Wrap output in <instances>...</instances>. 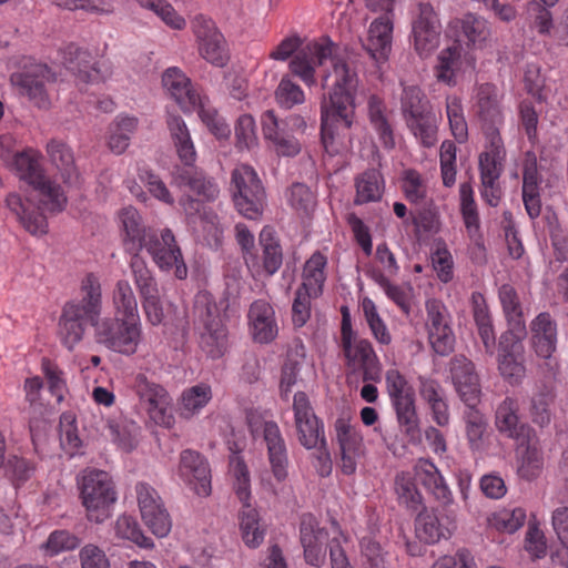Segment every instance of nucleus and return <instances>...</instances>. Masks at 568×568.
I'll use <instances>...</instances> for the list:
<instances>
[{"mask_svg": "<svg viewBox=\"0 0 568 568\" xmlns=\"http://www.w3.org/2000/svg\"><path fill=\"white\" fill-rule=\"evenodd\" d=\"M14 166L19 179L24 182V202L19 194H9L6 203L31 234L47 233L44 212H61L68 204L67 195L60 185L52 182L44 173L40 162L28 152L14 156Z\"/></svg>", "mask_w": 568, "mask_h": 568, "instance_id": "f257e3e1", "label": "nucleus"}, {"mask_svg": "<svg viewBox=\"0 0 568 568\" xmlns=\"http://www.w3.org/2000/svg\"><path fill=\"white\" fill-rule=\"evenodd\" d=\"M333 71L324 77L323 88L327 81L334 78L333 88L328 91V98L324 97L321 106V140L326 151L333 144L337 125L349 129L355 114V91L357 75L349 65L341 59L332 58Z\"/></svg>", "mask_w": 568, "mask_h": 568, "instance_id": "f03ea898", "label": "nucleus"}, {"mask_svg": "<svg viewBox=\"0 0 568 568\" xmlns=\"http://www.w3.org/2000/svg\"><path fill=\"white\" fill-rule=\"evenodd\" d=\"M168 126L179 159L184 164V166H175L172 172L173 184L180 189L187 186L205 200H213L215 197L213 184L192 169L196 152L185 122L181 116L170 115Z\"/></svg>", "mask_w": 568, "mask_h": 568, "instance_id": "7ed1b4c3", "label": "nucleus"}, {"mask_svg": "<svg viewBox=\"0 0 568 568\" xmlns=\"http://www.w3.org/2000/svg\"><path fill=\"white\" fill-rule=\"evenodd\" d=\"M229 445L231 443L229 442ZM243 446L234 444L230 446L233 455L230 457V474L233 478L234 491L243 504V509L240 513V530L244 544L250 548L258 547L265 537V528L260 521L258 513L253 508L248 500L251 498V478L246 464L241 456L237 455Z\"/></svg>", "mask_w": 568, "mask_h": 568, "instance_id": "20e7f679", "label": "nucleus"}, {"mask_svg": "<svg viewBox=\"0 0 568 568\" xmlns=\"http://www.w3.org/2000/svg\"><path fill=\"white\" fill-rule=\"evenodd\" d=\"M80 497L90 521L101 524L111 515L116 491L110 475L104 470L87 469L79 483Z\"/></svg>", "mask_w": 568, "mask_h": 568, "instance_id": "39448f33", "label": "nucleus"}, {"mask_svg": "<svg viewBox=\"0 0 568 568\" xmlns=\"http://www.w3.org/2000/svg\"><path fill=\"white\" fill-rule=\"evenodd\" d=\"M194 314L202 325L200 335L202 351L211 358L223 356L227 348L225 313L222 314L209 294H201L195 298Z\"/></svg>", "mask_w": 568, "mask_h": 568, "instance_id": "423d86ee", "label": "nucleus"}, {"mask_svg": "<svg viewBox=\"0 0 568 568\" xmlns=\"http://www.w3.org/2000/svg\"><path fill=\"white\" fill-rule=\"evenodd\" d=\"M231 191L240 214L250 220H258L263 215L266 192L253 168L243 164L233 170Z\"/></svg>", "mask_w": 568, "mask_h": 568, "instance_id": "0eeeda50", "label": "nucleus"}, {"mask_svg": "<svg viewBox=\"0 0 568 568\" xmlns=\"http://www.w3.org/2000/svg\"><path fill=\"white\" fill-rule=\"evenodd\" d=\"M93 327L99 344L126 356L134 354L141 342L139 320L105 317Z\"/></svg>", "mask_w": 568, "mask_h": 568, "instance_id": "6e6552de", "label": "nucleus"}, {"mask_svg": "<svg viewBox=\"0 0 568 568\" xmlns=\"http://www.w3.org/2000/svg\"><path fill=\"white\" fill-rule=\"evenodd\" d=\"M79 301L73 304V339H81L87 327L102 318V290L99 277L90 272L80 282Z\"/></svg>", "mask_w": 568, "mask_h": 568, "instance_id": "1a4fd4ad", "label": "nucleus"}, {"mask_svg": "<svg viewBox=\"0 0 568 568\" xmlns=\"http://www.w3.org/2000/svg\"><path fill=\"white\" fill-rule=\"evenodd\" d=\"M526 335L525 326H516V329H508L499 339L498 369L511 385L520 384L526 375L525 348L521 343Z\"/></svg>", "mask_w": 568, "mask_h": 568, "instance_id": "9d476101", "label": "nucleus"}, {"mask_svg": "<svg viewBox=\"0 0 568 568\" xmlns=\"http://www.w3.org/2000/svg\"><path fill=\"white\" fill-rule=\"evenodd\" d=\"M503 436L516 440V454L518 458V475L531 480L541 473L544 460L538 446V439L532 434L534 428H498Z\"/></svg>", "mask_w": 568, "mask_h": 568, "instance_id": "9b49d317", "label": "nucleus"}, {"mask_svg": "<svg viewBox=\"0 0 568 568\" xmlns=\"http://www.w3.org/2000/svg\"><path fill=\"white\" fill-rule=\"evenodd\" d=\"M450 373L456 390L469 407L468 426H481L478 412L474 410L479 402L480 384L474 364L465 356H456L450 362Z\"/></svg>", "mask_w": 568, "mask_h": 568, "instance_id": "f8f14e48", "label": "nucleus"}, {"mask_svg": "<svg viewBox=\"0 0 568 568\" xmlns=\"http://www.w3.org/2000/svg\"><path fill=\"white\" fill-rule=\"evenodd\" d=\"M135 493L144 524L155 536H166L171 530L172 524L158 491L146 483H138Z\"/></svg>", "mask_w": 568, "mask_h": 568, "instance_id": "ddd939ff", "label": "nucleus"}, {"mask_svg": "<svg viewBox=\"0 0 568 568\" xmlns=\"http://www.w3.org/2000/svg\"><path fill=\"white\" fill-rule=\"evenodd\" d=\"M135 386L141 404L155 426H171L174 420L168 392L161 385L150 382L143 374L136 376Z\"/></svg>", "mask_w": 568, "mask_h": 568, "instance_id": "4468645a", "label": "nucleus"}, {"mask_svg": "<svg viewBox=\"0 0 568 568\" xmlns=\"http://www.w3.org/2000/svg\"><path fill=\"white\" fill-rule=\"evenodd\" d=\"M178 474L195 495L200 497L211 495V467L207 459L199 452L184 449L181 453Z\"/></svg>", "mask_w": 568, "mask_h": 568, "instance_id": "2eb2a0df", "label": "nucleus"}, {"mask_svg": "<svg viewBox=\"0 0 568 568\" xmlns=\"http://www.w3.org/2000/svg\"><path fill=\"white\" fill-rule=\"evenodd\" d=\"M144 248L152 255L153 261L163 270L175 267V276L183 280L187 275V267L183 261L180 247L170 229L161 232V237L155 233L144 239Z\"/></svg>", "mask_w": 568, "mask_h": 568, "instance_id": "dca6fc26", "label": "nucleus"}, {"mask_svg": "<svg viewBox=\"0 0 568 568\" xmlns=\"http://www.w3.org/2000/svg\"><path fill=\"white\" fill-rule=\"evenodd\" d=\"M50 80L55 79L49 68L41 63L24 67L21 72L12 73L10 77L12 85L19 88L20 93L27 95L39 108L49 104L44 83Z\"/></svg>", "mask_w": 568, "mask_h": 568, "instance_id": "f3484780", "label": "nucleus"}, {"mask_svg": "<svg viewBox=\"0 0 568 568\" xmlns=\"http://www.w3.org/2000/svg\"><path fill=\"white\" fill-rule=\"evenodd\" d=\"M418 11L413 22L414 47L420 58H426L439 44L440 24L429 3H419Z\"/></svg>", "mask_w": 568, "mask_h": 568, "instance_id": "a211bd4d", "label": "nucleus"}, {"mask_svg": "<svg viewBox=\"0 0 568 568\" xmlns=\"http://www.w3.org/2000/svg\"><path fill=\"white\" fill-rule=\"evenodd\" d=\"M326 43H307L302 47L290 62V69L293 74L300 77L305 83H314V61L317 60L318 64L331 58L333 54L334 43L328 39H323Z\"/></svg>", "mask_w": 568, "mask_h": 568, "instance_id": "6ab92c4d", "label": "nucleus"}, {"mask_svg": "<svg viewBox=\"0 0 568 568\" xmlns=\"http://www.w3.org/2000/svg\"><path fill=\"white\" fill-rule=\"evenodd\" d=\"M131 266L135 283L140 290L141 296L143 297V308L146 317L151 324L158 325L163 321L164 313L160 302L155 280L142 262H132Z\"/></svg>", "mask_w": 568, "mask_h": 568, "instance_id": "aec40b11", "label": "nucleus"}, {"mask_svg": "<svg viewBox=\"0 0 568 568\" xmlns=\"http://www.w3.org/2000/svg\"><path fill=\"white\" fill-rule=\"evenodd\" d=\"M200 54L207 62L215 67H224L229 61V53L225 48L223 34L215 28L214 23L202 19L196 29Z\"/></svg>", "mask_w": 568, "mask_h": 568, "instance_id": "412c9836", "label": "nucleus"}, {"mask_svg": "<svg viewBox=\"0 0 568 568\" xmlns=\"http://www.w3.org/2000/svg\"><path fill=\"white\" fill-rule=\"evenodd\" d=\"M414 471L416 479L442 506L449 507L453 504L452 491L433 462L424 458L418 459L414 466Z\"/></svg>", "mask_w": 568, "mask_h": 568, "instance_id": "4be33fe9", "label": "nucleus"}, {"mask_svg": "<svg viewBox=\"0 0 568 568\" xmlns=\"http://www.w3.org/2000/svg\"><path fill=\"white\" fill-rule=\"evenodd\" d=\"M426 307L428 313V338L432 347L438 355L446 356L454 349V334L444 321L437 301H428Z\"/></svg>", "mask_w": 568, "mask_h": 568, "instance_id": "5701e85b", "label": "nucleus"}, {"mask_svg": "<svg viewBox=\"0 0 568 568\" xmlns=\"http://www.w3.org/2000/svg\"><path fill=\"white\" fill-rule=\"evenodd\" d=\"M339 446L341 469L345 475H353L364 458L365 449L362 435L356 428H336Z\"/></svg>", "mask_w": 568, "mask_h": 568, "instance_id": "b1692460", "label": "nucleus"}, {"mask_svg": "<svg viewBox=\"0 0 568 568\" xmlns=\"http://www.w3.org/2000/svg\"><path fill=\"white\" fill-rule=\"evenodd\" d=\"M393 22L387 14L375 19L368 30L363 48L377 62L385 61L392 49Z\"/></svg>", "mask_w": 568, "mask_h": 568, "instance_id": "393cba45", "label": "nucleus"}, {"mask_svg": "<svg viewBox=\"0 0 568 568\" xmlns=\"http://www.w3.org/2000/svg\"><path fill=\"white\" fill-rule=\"evenodd\" d=\"M447 511L448 514L442 519L436 514L427 510L419 513L415 521L417 537L427 544H434L440 538L449 537L454 527L455 515L453 510L448 509Z\"/></svg>", "mask_w": 568, "mask_h": 568, "instance_id": "a878e982", "label": "nucleus"}, {"mask_svg": "<svg viewBox=\"0 0 568 568\" xmlns=\"http://www.w3.org/2000/svg\"><path fill=\"white\" fill-rule=\"evenodd\" d=\"M532 345L538 356L549 358L556 349L557 325L549 313H540L531 323Z\"/></svg>", "mask_w": 568, "mask_h": 568, "instance_id": "bb28decb", "label": "nucleus"}, {"mask_svg": "<svg viewBox=\"0 0 568 568\" xmlns=\"http://www.w3.org/2000/svg\"><path fill=\"white\" fill-rule=\"evenodd\" d=\"M305 347L301 339H294L287 349L285 362L282 366L280 381L281 396L287 398L292 387L296 384L297 377L305 362Z\"/></svg>", "mask_w": 568, "mask_h": 568, "instance_id": "cd10ccee", "label": "nucleus"}, {"mask_svg": "<svg viewBox=\"0 0 568 568\" xmlns=\"http://www.w3.org/2000/svg\"><path fill=\"white\" fill-rule=\"evenodd\" d=\"M162 82L183 110L197 103L199 95L191 89L190 79L178 68L168 69L162 75Z\"/></svg>", "mask_w": 568, "mask_h": 568, "instance_id": "c85d7f7f", "label": "nucleus"}, {"mask_svg": "<svg viewBox=\"0 0 568 568\" xmlns=\"http://www.w3.org/2000/svg\"><path fill=\"white\" fill-rule=\"evenodd\" d=\"M273 310L266 303H254L248 316L253 325L254 339L260 343H270L277 334V326L273 320Z\"/></svg>", "mask_w": 568, "mask_h": 568, "instance_id": "c756f323", "label": "nucleus"}, {"mask_svg": "<svg viewBox=\"0 0 568 568\" xmlns=\"http://www.w3.org/2000/svg\"><path fill=\"white\" fill-rule=\"evenodd\" d=\"M268 450V459L273 475L278 481L286 478L287 456L284 439L280 428H262Z\"/></svg>", "mask_w": 568, "mask_h": 568, "instance_id": "7c9ffc66", "label": "nucleus"}, {"mask_svg": "<svg viewBox=\"0 0 568 568\" xmlns=\"http://www.w3.org/2000/svg\"><path fill=\"white\" fill-rule=\"evenodd\" d=\"M387 447L395 456L402 457L422 437V428H385L382 434Z\"/></svg>", "mask_w": 568, "mask_h": 568, "instance_id": "2f4dec72", "label": "nucleus"}, {"mask_svg": "<svg viewBox=\"0 0 568 568\" xmlns=\"http://www.w3.org/2000/svg\"><path fill=\"white\" fill-rule=\"evenodd\" d=\"M112 303L116 315L139 320L138 301L131 284L125 280H119L112 293Z\"/></svg>", "mask_w": 568, "mask_h": 568, "instance_id": "473e14b6", "label": "nucleus"}, {"mask_svg": "<svg viewBox=\"0 0 568 568\" xmlns=\"http://www.w3.org/2000/svg\"><path fill=\"white\" fill-rule=\"evenodd\" d=\"M395 491L399 504L418 511L423 508V496L417 489L414 477L409 473H400L395 478Z\"/></svg>", "mask_w": 568, "mask_h": 568, "instance_id": "72a5a7b5", "label": "nucleus"}, {"mask_svg": "<svg viewBox=\"0 0 568 568\" xmlns=\"http://www.w3.org/2000/svg\"><path fill=\"white\" fill-rule=\"evenodd\" d=\"M462 45L455 41L453 45L444 49L438 55L437 79L447 84L455 83L454 78L462 67Z\"/></svg>", "mask_w": 568, "mask_h": 568, "instance_id": "f704fd0d", "label": "nucleus"}, {"mask_svg": "<svg viewBox=\"0 0 568 568\" xmlns=\"http://www.w3.org/2000/svg\"><path fill=\"white\" fill-rule=\"evenodd\" d=\"M260 244L263 247V267L268 275H273L282 266L283 253L278 241L275 240L270 227L262 230Z\"/></svg>", "mask_w": 568, "mask_h": 568, "instance_id": "c9c22d12", "label": "nucleus"}, {"mask_svg": "<svg viewBox=\"0 0 568 568\" xmlns=\"http://www.w3.org/2000/svg\"><path fill=\"white\" fill-rule=\"evenodd\" d=\"M478 116L487 125V130L495 133L494 124L499 120L500 112L494 88L486 83L479 87L478 90Z\"/></svg>", "mask_w": 568, "mask_h": 568, "instance_id": "e433bc0d", "label": "nucleus"}, {"mask_svg": "<svg viewBox=\"0 0 568 568\" xmlns=\"http://www.w3.org/2000/svg\"><path fill=\"white\" fill-rule=\"evenodd\" d=\"M526 517V510L521 507L505 508L493 514L489 525L499 531L513 534L524 526Z\"/></svg>", "mask_w": 568, "mask_h": 568, "instance_id": "4c0bfd02", "label": "nucleus"}, {"mask_svg": "<svg viewBox=\"0 0 568 568\" xmlns=\"http://www.w3.org/2000/svg\"><path fill=\"white\" fill-rule=\"evenodd\" d=\"M212 398L211 387L206 384L195 385L186 389L181 399V415L192 416L200 408L204 407Z\"/></svg>", "mask_w": 568, "mask_h": 568, "instance_id": "58836bf2", "label": "nucleus"}, {"mask_svg": "<svg viewBox=\"0 0 568 568\" xmlns=\"http://www.w3.org/2000/svg\"><path fill=\"white\" fill-rule=\"evenodd\" d=\"M114 530L119 538L131 540L143 548L153 547L152 539L144 536L138 521L132 516H120L115 521Z\"/></svg>", "mask_w": 568, "mask_h": 568, "instance_id": "ea45409f", "label": "nucleus"}, {"mask_svg": "<svg viewBox=\"0 0 568 568\" xmlns=\"http://www.w3.org/2000/svg\"><path fill=\"white\" fill-rule=\"evenodd\" d=\"M402 108L407 123L430 113L428 104L424 101L422 91L417 87H409L404 90Z\"/></svg>", "mask_w": 568, "mask_h": 568, "instance_id": "a19ab883", "label": "nucleus"}, {"mask_svg": "<svg viewBox=\"0 0 568 568\" xmlns=\"http://www.w3.org/2000/svg\"><path fill=\"white\" fill-rule=\"evenodd\" d=\"M499 298L510 325L509 329H516V326H525L521 306L515 288L508 284L503 285L499 288Z\"/></svg>", "mask_w": 568, "mask_h": 568, "instance_id": "79ce46f5", "label": "nucleus"}, {"mask_svg": "<svg viewBox=\"0 0 568 568\" xmlns=\"http://www.w3.org/2000/svg\"><path fill=\"white\" fill-rule=\"evenodd\" d=\"M379 174L375 170L364 172L356 179L357 197L355 203L362 204L378 201L382 197V191L378 184Z\"/></svg>", "mask_w": 568, "mask_h": 568, "instance_id": "37998d69", "label": "nucleus"}, {"mask_svg": "<svg viewBox=\"0 0 568 568\" xmlns=\"http://www.w3.org/2000/svg\"><path fill=\"white\" fill-rule=\"evenodd\" d=\"M121 219L128 237L132 242H138L140 248L144 246V237L146 239V236H153L155 234L153 230L145 229L141 224V217L133 207L122 210Z\"/></svg>", "mask_w": 568, "mask_h": 568, "instance_id": "c03bdc74", "label": "nucleus"}, {"mask_svg": "<svg viewBox=\"0 0 568 568\" xmlns=\"http://www.w3.org/2000/svg\"><path fill=\"white\" fill-rule=\"evenodd\" d=\"M368 114L371 122L378 131L381 139L386 148L394 146V138L390 125L383 114L382 101L376 97L372 95L368 101Z\"/></svg>", "mask_w": 568, "mask_h": 568, "instance_id": "a18cd8bd", "label": "nucleus"}, {"mask_svg": "<svg viewBox=\"0 0 568 568\" xmlns=\"http://www.w3.org/2000/svg\"><path fill=\"white\" fill-rule=\"evenodd\" d=\"M491 145L495 148L493 154L485 152L479 155L480 176L485 189H493V185L495 184V181L498 180L501 171V164L498 161L499 150L494 140L491 141Z\"/></svg>", "mask_w": 568, "mask_h": 568, "instance_id": "49530a36", "label": "nucleus"}, {"mask_svg": "<svg viewBox=\"0 0 568 568\" xmlns=\"http://www.w3.org/2000/svg\"><path fill=\"white\" fill-rule=\"evenodd\" d=\"M47 152L51 163L61 172V176L68 180L71 174V149L68 143L52 139L47 145Z\"/></svg>", "mask_w": 568, "mask_h": 568, "instance_id": "de8ad7c7", "label": "nucleus"}, {"mask_svg": "<svg viewBox=\"0 0 568 568\" xmlns=\"http://www.w3.org/2000/svg\"><path fill=\"white\" fill-rule=\"evenodd\" d=\"M327 532L320 527V523L312 514H304L301 518L300 539L302 546L324 544Z\"/></svg>", "mask_w": 568, "mask_h": 568, "instance_id": "09e8293b", "label": "nucleus"}, {"mask_svg": "<svg viewBox=\"0 0 568 568\" xmlns=\"http://www.w3.org/2000/svg\"><path fill=\"white\" fill-rule=\"evenodd\" d=\"M460 206L466 229L469 232L478 231L479 216L473 196V189L468 182L460 185Z\"/></svg>", "mask_w": 568, "mask_h": 568, "instance_id": "8fccbe9b", "label": "nucleus"}, {"mask_svg": "<svg viewBox=\"0 0 568 568\" xmlns=\"http://www.w3.org/2000/svg\"><path fill=\"white\" fill-rule=\"evenodd\" d=\"M363 311L366 317V321L375 336V338L382 344L390 343V335L386 329V326L382 318L379 317L376 307L373 301L368 297H365L362 303Z\"/></svg>", "mask_w": 568, "mask_h": 568, "instance_id": "3c124183", "label": "nucleus"}, {"mask_svg": "<svg viewBox=\"0 0 568 568\" xmlns=\"http://www.w3.org/2000/svg\"><path fill=\"white\" fill-rule=\"evenodd\" d=\"M315 297L312 291L298 287L292 306L293 323L302 327L311 316V298Z\"/></svg>", "mask_w": 568, "mask_h": 568, "instance_id": "603ef678", "label": "nucleus"}, {"mask_svg": "<svg viewBox=\"0 0 568 568\" xmlns=\"http://www.w3.org/2000/svg\"><path fill=\"white\" fill-rule=\"evenodd\" d=\"M294 414L296 426H318V419L310 404L308 397L305 393L298 392L294 395Z\"/></svg>", "mask_w": 568, "mask_h": 568, "instance_id": "864d4df0", "label": "nucleus"}, {"mask_svg": "<svg viewBox=\"0 0 568 568\" xmlns=\"http://www.w3.org/2000/svg\"><path fill=\"white\" fill-rule=\"evenodd\" d=\"M416 136H419L423 144L427 148L436 142V126L434 115L430 113L407 123Z\"/></svg>", "mask_w": 568, "mask_h": 568, "instance_id": "5fc2aeb1", "label": "nucleus"}, {"mask_svg": "<svg viewBox=\"0 0 568 568\" xmlns=\"http://www.w3.org/2000/svg\"><path fill=\"white\" fill-rule=\"evenodd\" d=\"M275 97L278 103L286 108H292L304 101V93L301 88L285 77L281 80Z\"/></svg>", "mask_w": 568, "mask_h": 568, "instance_id": "6e6d98bb", "label": "nucleus"}, {"mask_svg": "<svg viewBox=\"0 0 568 568\" xmlns=\"http://www.w3.org/2000/svg\"><path fill=\"white\" fill-rule=\"evenodd\" d=\"M254 119L244 114L239 118L235 126L236 146L240 150L250 149L255 143Z\"/></svg>", "mask_w": 568, "mask_h": 568, "instance_id": "4d7b16f0", "label": "nucleus"}, {"mask_svg": "<svg viewBox=\"0 0 568 568\" xmlns=\"http://www.w3.org/2000/svg\"><path fill=\"white\" fill-rule=\"evenodd\" d=\"M432 263L442 282L447 283L453 278V261L446 247L436 250L432 255Z\"/></svg>", "mask_w": 568, "mask_h": 568, "instance_id": "13d9d810", "label": "nucleus"}, {"mask_svg": "<svg viewBox=\"0 0 568 568\" xmlns=\"http://www.w3.org/2000/svg\"><path fill=\"white\" fill-rule=\"evenodd\" d=\"M80 560L82 568H110L104 551L94 545H87L82 548Z\"/></svg>", "mask_w": 568, "mask_h": 568, "instance_id": "bf43d9fd", "label": "nucleus"}, {"mask_svg": "<svg viewBox=\"0 0 568 568\" xmlns=\"http://www.w3.org/2000/svg\"><path fill=\"white\" fill-rule=\"evenodd\" d=\"M47 556L53 557L71 549V535L68 530H54L42 546Z\"/></svg>", "mask_w": 568, "mask_h": 568, "instance_id": "052dcab7", "label": "nucleus"}, {"mask_svg": "<svg viewBox=\"0 0 568 568\" xmlns=\"http://www.w3.org/2000/svg\"><path fill=\"white\" fill-rule=\"evenodd\" d=\"M447 114L452 132L458 142H464L467 139V124L464 116L460 114V105L453 102L447 105Z\"/></svg>", "mask_w": 568, "mask_h": 568, "instance_id": "680f3d73", "label": "nucleus"}, {"mask_svg": "<svg viewBox=\"0 0 568 568\" xmlns=\"http://www.w3.org/2000/svg\"><path fill=\"white\" fill-rule=\"evenodd\" d=\"M347 221L352 227V231L355 235L357 243L361 245L364 253L366 255H371L373 246H372V237H371L368 227L354 213L348 215Z\"/></svg>", "mask_w": 568, "mask_h": 568, "instance_id": "e2e57ef3", "label": "nucleus"}, {"mask_svg": "<svg viewBox=\"0 0 568 568\" xmlns=\"http://www.w3.org/2000/svg\"><path fill=\"white\" fill-rule=\"evenodd\" d=\"M298 439L306 449H318L327 446L324 428H297Z\"/></svg>", "mask_w": 568, "mask_h": 568, "instance_id": "0e129e2a", "label": "nucleus"}, {"mask_svg": "<svg viewBox=\"0 0 568 568\" xmlns=\"http://www.w3.org/2000/svg\"><path fill=\"white\" fill-rule=\"evenodd\" d=\"M480 489L484 495L491 499H499L505 496L507 488L501 477L485 475L480 479Z\"/></svg>", "mask_w": 568, "mask_h": 568, "instance_id": "69168bd1", "label": "nucleus"}, {"mask_svg": "<svg viewBox=\"0 0 568 568\" xmlns=\"http://www.w3.org/2000/svg\"><path fill=\"white\" fill-rule=\"evenodd\" d=\"M552 528L565 548L568 549V507H558L552 511Z\"/></svg>", "mask_w": 568, "mask_h": 568, "instance_id": "338daca9", "label": "nucleus"}, {"mask_svg": "<svg viewBox=\"0 0 568 568\" xmlns=\"http://www.w3.org/2000/svg\"><path fill=\"white\" fill-rule=\"evenodd\" d=\"M473 559L467 550H460L455 556H443L438 558L432 568H473Z\"/></svg>", "mask_w": 568, "mask_h": 568, "instance_id": "774afa93", "label": "nucleus"}]
</instances>
